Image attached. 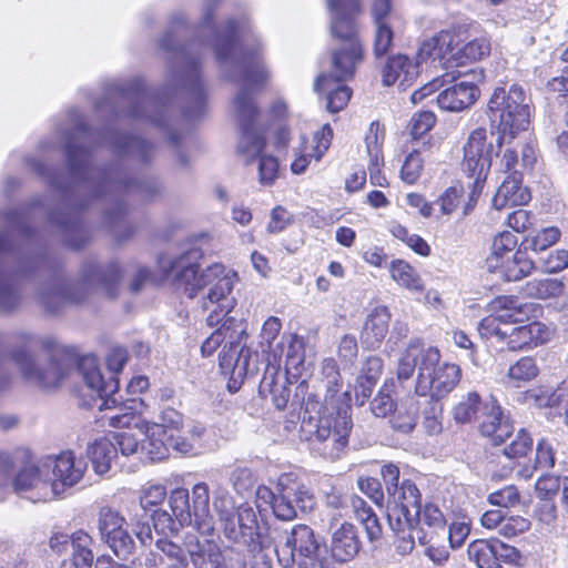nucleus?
Returning a JSON list of instances; mask_svg holds the SVG:
<instances>
[{
  "label": "nucleus",
  "mask_w": 568,
  "mask_h": 568,
  "mask_svg": "<svg viewBox=\"0 0 568 568\" xmlns=\"http://www.w3.org/2000/svg\"><path fill=\"white\" fill-rule=\"evenodd\" d=\"M329 532L328 548L336 561L347 562L358 555L362 541L358 529L354 524L347 521L332 523Z\"/></svg>",
  "instance_id": "obj_19"
},
{
  "label": "nucleus",
  "mask_w": 568,
  "mask_h": 568,
  "mask_svg": "<svg viewBox=\"0 0 568 568\" xmlns=\"http://www.w3.org/2000/svg\"><path fill=\"white\" fill-rule=\"evenodd\" d=\"M229 320H223L220 326L202 343V355H252L257 353L247 346L248 334L242 329L236 331L226 325Z\"/></svg>",
  "instance_id": "obj_16"
},
{
  "label": "nucleus",
  "mask_w": 568,
  "mask_h": 568,
  "mask_svg": "<svg viewBox=\"0 0 568 568\" xmlns=\"http://www.w3.org/2000/svg\"><path fill=\"white\" fill-rule=\"evenodd\" d=\"M565 283L558 278H534L526 282L524 292L528 297L537 300L555 298L562 295Z\"/></svg>",
  "instance_id": "obj_40"
},
{
  "label": "nucleus",
  "mask_w": 568,
  "mask_h": 568,
  "mask_svg": "<svg viewBox=\"0 0 568 568\" xmlns=\"http://www.w3.org/2000/svg\"><path fill=\"white\" fill-rule=\"evenodd\" d=\"M111 440L123 456L135 455L144 450L149 455V442L144 438L146 444L141 445V439L131 429L114 434Z\"/></svg>",
  "instance_id": "obj_47"
},
{
  "label": "nucleus",
  "mask_w": 568,
  "mask_h": 568,
  "mask_svg": "<svg viewBox=\"0 0 568 568\" xmlns=\"http://www.w3.org/2000/svg\"><path fill=\"white\" fill-rule=\"evenodd\" d=\"M546 273L556 274L568 268V250L557 248L546 256L542 262Z\"/></svg>",
  "instance_id": "obj_64"
},
{
  "label": "nucleus",
  "mask_w": 568,
  "mask_h": 568,
  "mask_svg": "<svg viewBox=\"0 0 568 568\" xmlns=\"http://www.w3.org/2000/svg\"><path fill=\"white\" fill-rule=\"evenodd\" d=\"M387 491V520L392 530L403 531L415 524L414 510L420 504V493L409 479L399 483V469L387 464L381 470Z\"/></svg>",
  "instance_id": "obj_11"
},
{
  "label": "nucleus",
  "mask_w": 568,
  "mask_h": 568,
  "mask_svg": "<svg viewBox=\"0 0 568 568\" xmlns=\"http://www.w3.org/2000/svg\"><path fill=\"white\" fill-rule=\"evenodd\" d=\"M392 314L387 306L374 307L368 314L361 332V342L367 349L378 347L388 333Z\"/></svg>",
  "instance_id": "obj_27"
},
{
  "label": "nucleus",
  "mask_w": 568,
  "mask_h": 568,
  "mask_svg": "<svg viewBox=\"0 0 568 568\" xmlns=\"http://www.w3.org/2000/svg\"><path fill=\"white\" fill-rule=\"evenodd\" d=\"M526 400L538 408H555L568 426V379L556 387L542 385L526 392Z\"/></svg>",
  "instance_id": "obj_23"
},
{
  "label": "nucleus",
  "mask_w": 568,
  "mask_h": 568,
  "mask_svg": "<svg viewBox=\"0 0 568 568\" xmlns=\"http://www.w3.org/2000/svg\"><path fill=\"white\" fill-rule=\"evenodd\" d=\"M281 357H261V364L266 366L265 374L261 381L260 392L270 395L274 406L282 410L286 407L290 399V389L286 386L287 377L280 374Z\"/></svg>",
  "instance_id": "obj_20"
},
{
  "label": "nucleus",
  "mask_w": 568,
  "mask_h": 568,
  "mask_svg": "<svg viewBox=\"0 0 568 568\" xmlns=\"http://www.w3.org/2000/svg\"><path fill=\"white\" fill-rule=\"evenodd\" d=\"M65 155L72 173H81L87 169L90 159V151L87 148L68 143Z\"/></svg>",
  "instance_id": "obj_57"
},
{
  "label": "nucleus",
  "mask_w": 568,
  "mask_h": 568,
  "mask_svg": "<svg viewBox=\"0 0 568 568\" xmlns=\"http://www.w3.org/2000/svg\"><path fill=\"white\" fill-rule=\"evenodd\" d=\"M480 95L474 82L460 81L440 91L436 98L439 109L448 112H462L469 109Z\"/></svg>",
  "instance_id": "obj_24"
},
{
  "label": "nucleus",
  "mask_w": 568,
  "mask_h": 568,
  "mask_svg": "<svg viewBox=\"0 0 568 568\" xmlns=\"http://www.w3.org/2000/svg\"><path fill=\"white\" fill-rule=\"evenodd\" d=\"M234 109L237 115L240 139L236 151L245 156V164L251 165L258 159V181L262 185H272L278 176V160L264 154L267 145L265 130L258 126L261 109L252 92L242 89L234 99Z\"/></svg>",
  "instance_id": "obj_5"
},
{
  "label": "nucleus",
  "mask_w": 568,
  "mask_h": 568,
  "mask_svg": "<svg viewBox=\"0 0 568 568\" xmlns=\"http://www.w3.org/2000/svg\"><path fill=\"white\" fill-rule=\"evenodd\" d=\"M109 423L113 427H128L134 425L149 442V458L161 460L168 456L165 436L180 432L183 427V416L174 408H164L158 416V420L150 422L136 419L132 414L111 415Z\"/></svg>",
  "instance_id": "obj_13"
},
{
  "label": "nucleus",
  "mask_w": 568,
  "mask_h": 568,
  "mask_svg": "<svg viewBox=\"0 0 568 568\" xmlns=\"http://www.w3.org/2000/svg\"><path fill=\"white\" fill-rule=\"evenodd\" d=\"M531 448L532 438L526 430L520 429L510 444L504 448V454L508 458H520L525 457Z\"/></svg>",
  "instance_id": "obj_61"
},
{
  "label": "nucleus",
  "mask_w": 568,
  "mask_h": 568,
  "mask_svg": "<svg viewBox=\"0 0 568 568\" xmlns=\"http://www.w3.org/2000/svg\"><path fill=\"white\" fill-rule=\"evenodd\" d=\"M432 149L429 142H423L419 149H413L405 158L400 168V179L406 184H415L424 171L422 153Z\"/></svg>",
  "instance_id": "obj_42"
},
{
  "label": "nucleus",
  "mask_w": 568,
  "mask_h": 568,
  "mask_svg": "<svg viewBox=\"0 0 568 568\" xmlns=\"http://www.w3.org/2000/svg\"><path fill=\"white\" fill-rule=\"evenodd\" d=\"M480 406L483 407L480 396L476 392H470L454 407V419L459 424L470 423Z\"/></svg>",
  "instance_id": "obj_51"
},
{
  "label": "nucleus",
  "mask_w": 568,
  "mask_h": 568,
  "mask_svg": "<svg viewBox=\"0 0 568 568\" xmlns=\"http://www.w3.org/2000/svg\"><path fill=\"white\" fill-rule=\"evenodd\" d=\"M494 267L499 270L506 281L515 282L530 275L535 270V262L525 250L518 248L513 253L511 258L507 257L500 263H495Z\"/></svg>",
  "instance_id": "obj_32"
},
{
  "label": "nucleus",
  "mask_w": 568,
  "mask_h": 568,
  "mask_svg": "<svg viewBox=\"0 0 568 568\" xmlns=\"http://www.w3.org/2000/svg\"><path fill=\"white\" fill-rule=\"evenodd\" d=\"M202 258V250L192 247L175 257L165 273L172 276L173 285L189 298H194L200 291L209 287L203 305L207 307L206 301L217 304L206 317L207 325L214 327L225 320L234 307L235 301L229 300L227 296L232 293L235 273L229 272L222 263H213L200 272Z\"/></svg>",
  "instance_id": "obj_2"
},
{
  "label": "nucleus",
  "mask_w": 568,
  "mask_h": 568,
  "mask_svg": "<svg viewBox=\"0 0 568 568\" xmlns=\"http://www.w3.org/2000/svg\"><path fill=\"white\" fill-rule=\"evenodd\" d=\"M334 396L325 400L317 416L304 415L301 432L313 449L324 458L336 460L342 457L348 445L352 429L349 407H336ZM317 403L307 399L305 414L315 410Z\"/></svg>",
  "instance_id": "obj_4"
},
{
  "label": "nucleus",
  "mask_w": 568,
  "mask_h": 568,
  "mask_svg": "<svg viewBox=\"0 0 568 568\" xmlns=\"http://www.w3.org/2000/svg\"><path fill=\"white\" fill-rule=\"evenodd\" d=\"M236 528L240 531V537H248L253 540V536L258 528L257 516L254 508L250 504H242L237 508L235 515Z\"/></svg>",
  "instance_id": "obj_50"
},
{
  "label": "nucleus",
  "mask_w": 568,
  "mask_h": 568,
  "mask_svg": "<svg viewBox=\"0 0 568 568\" xmlns=\"http://www.w3.org/2000/svg\"><path fill=\"white\" fill-rule=\"evenodd\" d=\"M92 537L83 530L71 535L72 564L74 568H92L94 554L91 549Z\"/></svg>",
  "instance_id": "obj_39"
},
{
  "label": "nucleus",
  "mask_w": 568,
  "mask_h": 568,
  "mask_svg": "<svg viewBox=\"0 0 568 568\" xmlns=\"http://www.w3.org/2000/svg\"><path fill=\"white\" fill-rule=\"evenodd\" d=\"M468 557L478 568H500L494 539L475 540L468 545Z\"/></svg>",
  "instance_id": "obj_41"
},
{
  "label": "nucleus",
  "mask_w": 568,
  "mask_h": 568,
  "mask_svg": "<svg viewBox=\"0 0 568 568\" xmlns=\"http://www.w3.org/2000/svg\"><path fill=\"white\" fill-rule=\"evenodd\" d=\"M356 70H353L348 77H342L335 65L331 63L327 72H321L314 81V90L318 94L325 93L326 110L329 113H338L344 110L353 94L352 89L346 84L355 77Z\"/></svg>",
  "instance_id": "obj_17"
},
{
  "label": "nucleus",
  "mask_w": 568,
  "mask_h": 568,
  "mask_svg": "<svg viewBox=\"0 0 568 568\" xmlns=\"http://www.w3.org/2000/svg\"><path fill=\"white\" fill-rule=\"evenodd\" d=\"M42 469L49 474L50 483L37 479L36 486L41 489L42 496L55 498L83 478L87 463L68 450L57 456L43 457Z\"/></svg>",
  "instance_id": "obj_14"
},
{
  "label": "nucleus",
  "mask_w": 568,
  "mask_h": 568,
  "mask_svg": "<svg viewBox=\"0 0 568 568\" xmlns=\"http://www.w3.org/2000/svg\"><path fill=\"white\" fill-rule=\"evenodd\" d=\"M333 12L331 34L337 47L331 51V62L342 75H351L363 62L365 50L359 33V0H327Z\"/></svg>",
  "instance_id": "obj_6"
},
{
  "label": "nucleus",
  "mask_w": 568,
  "mask_h": 568,
  "mask_svg": "<svg viewBox=\"0 0 568 568\" xmlns=\"http://www.w3.org/2000/svg\"><path fill=\"white\" fill-rule=\"evenodd\" d=\"M185 549L194 568H223L224 557L219 545L206 538L191 536L185 541Z\"/></svg>",
  "instance_id": "obj_25"
},
{
  "label": "nucleus",
  "mask_w": 568,
  "mask_h": 568,
  "mask_svg": "<svg viewBox=\"0 0 568 568\" xmlns=\"http://www.w3.org/2000/svg\"><path fill=\"white\" fill-rule=\"evenodd\" d=\"M294 474H282L278 477L276 493L267 486H258L255 491L256 507L262 510L271 508L276 518L287 521L297 517V509L302 513L314 508V496L304 485L291 486Z\"/></svg>",
  "instance_id": "obj_10"
},
{
  "label": "nucleus",
  "mask_w": 568,
  "mask_h": 568,
  "mask_svg": "<svg viewBox=\"0 0 568 568\" xmlns=\"http://www.w3.org/2000/svg\"><path fill=\"white\" fill-rule=\"evenodd\" d=\"M539 373L532 357H520L509 369L507 377L515 387H520L521 383L534 379Z\"/></svg>",
  "instance_id": "obj_45"
},
{
  "label": "nucleus",
  "mask_w": 568,
  "mask_h": 568,
  "mask_svg": "<svg viewBox=\"0 0 568 568\" xmlns=\"http://www.w3.org/2000/svg\"><path fill=\"white\" fill-rule=\"evenodd\" d=\"M293 214H291L286 207L282 205H276L271 211L270 221L267 223L266 230L270 234H277L283 232L291 224H293Z\"/></svg>",
  "instance_id": "obj_62"
},
{
  "label": "nucleus",
  "mask_w": 568,
  "mask_h": 568,
  "mask_svg": "<svg viewBox=\"0 0 568 568\" xmlns=\"http://www.w3.org/2000/svg\"><path fill=\"white\" fill-rule=\"evenodd\" d=\"M481 418L479 430L485 437L491 438L494 445H499L511 436L513 426L503 415L501 408L494 397L483 404Z\"/></svg>",
  "instance_id": "obj_22"
},
{
  "label": "nucleus",
  "mask_w": 568,
  "mask_h": 568,
  "mask_svg": "<svg viewBox=\"0 0 568 568\" xmlns=\"http://www.w3.org/2000/svg\"><path fill=\"white\" fill-rule=\"evenodd\" d=\"M490 41L486 37L475 38L459 49L455 65L480 61L490 54Z\"/></svg>",
  "instance_id": "obj_43"
},
{
  "label": "nucleus",
  "mask_w": 568,
  "mask_h": 568,
  "mask_svg": "<svg viewBox=\"0 0 568 568\" xmlns=\"http://www.w3.org/2000/svg\"><path fill=\"white\" fill-rule=\"evenodd\" d=\"M419 403L417 399L409 397L396 405L390 417L392 428L396 432L408 434L417 425Z\"/></svg>",
  "instance_id": "obj_36"
},
{
  "label": "nucleus",
  "mask_w": 568,
  "mask_h": 568,
  "mask_svg": "<svg viewBox=\"0 0 568 568\" xmlns=\"http://www.w3.org/2000/svg\"><path fill=\"white\" fill-rule=\"evenodd\" d=\"M466 29L460 26H453L449 29L440 30L422 43L418 54L424 59L446 61L455 64V59L459 54L457 48L466 40Z\"/></svg>",
  "instance_id": "obj_18"
},
{
  "label": "nucleus",
  "mask_w": 568,
  "mask_h": 568,
  "mask_svg": "<svg viewBox=\"0 0 568 568\" xmlns=\"http://www.w3.org/2000/svg\"><path fill=\"white\" fill-rule=\"evenodd\" d=\"M12 358L21 378L41 390L58 389L70 374L71 366H74L90 392V400L83 399V405L103 410L118 404L114 394L119 390V375L125 365V357Z\"/></svg>",
  "instance_id": "obj_1"
},
{
  "label": "nucleus",
  "mask_w": 568,
  "mask_h": 568,
  "mask_svg": "<svg viewBox=\"0 0 568 568\" xmlns=\"http://www.w3.org/2000/svg\"><path fill=\"white\" fill-rule=\"evenodd\" d=\"M125 525V519L118 511L110 507H102L99 511L98 529L102 540L110 536L121 526Z\"/></svg>",
  "instance_id": "obj_54"
},
{
  "label": "nucleus",
  "mask_w": 568,
  "mask_h": 568,
  "mask_svg": "<svg viewBox=\"0 0 568 568\" xmlns=\"http://www.w3.org/2000/svg\"><path fill=\"white\" fill-rule=\"evenodd\" d=\"M465 193V187L460 181H456L453 185L446 187L437 197L436 203L444 215H450L459 207Z\"/></svg>",
  "instance_id": "obj_48"
},
{
  "label": "nucleus",
  "mask_w": 568,
  "mask_h": 568,
  "mask_svg": "<svg viewBox=\"0 0 568 568\" xmlns=\"http://www.w3.org/2000/svg\"><path fill=\"white\" fill-rule=\"evenodd\" d=\"M460 378L456 364L442 362L439 357H423L419 364L416 390L419 395L430 393V398H442L450 393Z\"/></svg>",
  "instance_id": "obj_15"
},
{
  "label": "nucleus",
  "mask_w": 568,
  "mask_h": 568,
  "mask_svg": "<svg viewBox=\"0 0 568 568\" xmlns=\"http://www.w3.org/2000/svg\"><path fill=\"white\" fill-rule=\"evenodd\" d=\"M491 313L479 327L495 336L509 352L527 351L550 339V329L541 322L531 321L534 305L520 303L515 295H499L489 303Z\"/></svg>",
  "instance_id": "obj_3"
},
{
  "label": "nucleus",
  "mask_w": 568,
  "mask_h": 568,
  "mask_svg": "<svg viewBox=\"0 0 568 568\" xmlns=\"http://www.w3.org/2000/svg\"><path fill=\"white\" fill-rule=\"evenodd\" d=\"M166 488L161 484H151L141 490L140 505L143 509L159 506L166 498Z\"/></svg>",
  "instance_id": "obj_63"
},
{
  "label": "nucleus",
  "mask_w": 568,
  "mask_h": 568,
  "mask_svg": "<svg viewBox=\"0 0 568 568\" xmlns=\"http://www.w3.org/2000/svg\"><path fill=\"white\" fill-rule=\"evenodd\" d=\"M382 369L381 357H366L363 363V373L356 379V399L359 400V405H363L365 400L372 395L374 386L378 379Z\"/></svg>",
  "instance_id": "obj_37"
},
{
  "label": "nucleus",
  "mask_w": 568,
  "mask_h": 568,
  "mask_svg": "<svg viewBox=\"0 0 568 568\" xmlns=\"http://www.w3.org/2000/svg\"><path fill=\"white\" fill-rule=\"evenodd\" d=\"M392 280L400 287L423 293L425 290L424 282L416 268L404 258H394L388 265Z\"/></svg>",
  "instance_id": "obj_33"
},
{
  "label": "nucleus",
  "mask_w": 568,
  "mask_h": 568,
  "mask_svg": "<svg viewBox=\"0 0 568 568\" xmlns=\"http://www.w3.org/2000/svg\"><path fill=\"white\" fill-rule=\"evenodd\" d=\"M213 508L223 525L225 537L233 541L239 540L240 531L235 524L234 505L226 490L221 489L214 494Z\"/></svg>",
  "instance_id": "obj_35"
},
{
  "label": "nucleus",
  "mask_w": 568,
  "mask_h": 568,
  "mask_svg": "<svg viewBox=\"0 0 568 568\" xmlns=\"http://www.w3.org/2000/svg\"><path fill=\"white\" fill-rule=\"evenodd\" d=\"M87 456L98 475L106 474L118 457L114 443L108 437H100L89 443Z\"/></svg>",
  "instance_id": "obj_31"
},
{
  "label": "nucleus",
  "mask_w": 568,
  "mask_h": 568,
  "mask_svg": "<svg viewBox=\"0 0 568 568\" xmlns=\"http://www.w3.org/2000/svg\"><path fill=\"white\" fill-rule=\"evenodd\" d=\"M43 458L34 464L24 466L12 480V487L16 493H30L32 500H50L53 497H44L41 489L36 486L37 479L50 483V476L43 469Z\"/></svg>",
  "instance_id": "obj_28"
},
{
  "label": "nucleus",
  "mask_w": 568,
  "mask_h": 568,
  "mask_svg": "<svg viewBox=\"0 0 568 568\" xmlns=\"http://www.w3.org/2000/svg\"><path fill=\"white\" fill-rule=\"evenodd\" d=\"M187 78L191 81V91L200 105L206 103V91L201 77V63L196 59H190L186 62Z\"/></svg>",
  "instance_id": "obj_55"
},
{
  "label": "nucleus",
  "mask_w": 568,
  "mask_h": 568,
  "mask_svg": "<svg viewBox=\"0 0 568 568\" xmlns=\"http://www.w3.org/2000/svg\"><path fill=\"white\" fill-rule=\"evenodd\" d=\"M271 538L275 542V555L283 568H315L320 544L313 529L306 525H296L290 531L271 529Z\"/></svg>",
  "instance_id": "obj_12"
},
{
  "label": "nucleus",
  "mask_w": 568,
  "mask_h": 568,
  "mask_svg": "<svg viewBox=\"0 0 568 568\" xmlns=\"http://www.w3.org/2000/svg\"><path fill=\"white\" fill-rule=\"evenodd\" d=\"M516 246L517 237L513 233L504 231L494 239L491 257L496 263H500L507 258L508 254L514 253Z\"/></svg>",
  "instance_id": "obj_58"
},
{
  "label": "nucleus",
  "mask_w": 568,
  "mask_h": 568,
  "mask_svg": "<svg viewBox=\"0 0 568 568\" xmlns=\"http://www.w3.org/2000/svg\"><path fill=\"white\" fill-rule=\"evenodd\" d=\"M239 39V26L235 20L226 23L225 36L223 41L215 47L216 58L221 61L226 60L236 44Z\"/></svg>",
  "instance_id": "obj_60"
},
{
  "label": "nucleus",
  "mask_w": 568,
  "mask_h": 568,
  "mask_svg": "<svg viewBox=\"0 0 568 568\" xmlns=\"http://www.w3.org/2000/svg\"><path fill=\"white\" fill-rule=\"evenodd\" d=\"M251 357H221L220 369L222 375L229 378L227 389L235 393L248 374H253L256 367L250 369Z\"/></svg>",
  "instance_id": "obj_34"
},
{
  "label": "nucleus",
  "mask_w": 568,
  "mask_h": 568,
  "mask_svg": "<svg viewBox=\"0 0 568 568\" xmlns=\"http://www.w3.org/2000/svg\"><path fill=\"white\" fill-rule=\"evenodd\" d=\"M418 75V64L404 54L387 59L383 70L382 80L387 87L399 81L402 87H409Z\"/></svg>",
  "instance_id": "obj_29"
},
{
  "label": "nucleus",
  "mask_w": 568,
  "mask_h": 568,
  "mask_svg": "<svg viewBox=\"0 0 568 568\" xmlns=\"http://www.w3.org/2000/svg\"><path fill=\"white\" fill-rule=\"evenodd\" d=\"M531 200L530 190L523 184V173L506 175L493 197L496 210L527 205Z\"/></svg>",
  "instance_id": "obj_26"
},
{
  "label": "nucleus",
  "mask_w": 568,
  "mask_h": 568,
  "mask_svg": "<svg viewBox=\"0 0 568 568\" xmlns=\"http://www.w3.org/2000/svg\"><path fill=\"white\" fill-rule=\"evenodd\" d=\"M103 541L108 544L118 557L130 554L134 545L132 537L124 526L118 528L110 536L103 539Z\"/></svg>",
  "instance_id": "obj_56"
},
{
  "label": "nucleus",
  "mask_w": 568,
  "mask_h": 568,
  "mask_svg": "<svg viewBox=\"0 0 568 568\" xmlns=\"http://www.w3.org/2000/svg\"><path fill=\"white\" fill-rule=\"evenodd\" d=\"M281 329L282 321L278 317L270 316L264 321L260 333V351L255 349L256 355H283V345L281 343L275 344ZM252 355H255V353H252Z\"/></svg>",
  "instance_id": "obj_38"
},
{
  "label": "nucleus",
  "mask_w": 568,
  "mask_h": 568,
  "mask_svg": "<svg viewBox=\"0 0 568 568\" xmlns=\"http://www.w3.org/2000/svg\"><path fill=\"white\" fill-rule=\"evenodd\" d=\"M258 541L253 545L250 551L252 552L251 568H272L273 555H275V542L271 538L257 535Z\"/></svg>",
  "instance_id": "obj_44"
},
{
  "label": "nucleus",
  "mask_w": 568,
  "mask_h": 568,
  "mask_svg": "<svg viewBox=\"0 0 568 568\" xmlns=\"http://www.w3.org/2000/svg\"><path fill=\"white\" fill-rule=\"evenodd\" d=\"M171 514L158 510L153 515L155 529L163 532H178L180 528L194 525L196 530L209 536L214 531V519L210 511V491L205 483H197L192 488V507L187 489L176 488L169 496Z\"/></svg>",
  "instance_id": "obj_7"
},
{
  "label": "nucleus",
  "mask_w": 568,
  "mask_h": 568,
  "mask_svg": "<svg viewBox=\"0 0 568 568\" xmlns=\"http://www.w3.org/2000/svg\"><path fill=\"white\" fill-rule=\"evenodd\" d=\"M122 276L121 267L118 263H110L109 265L101 267L94 262H88L83 265L82 277L85 282L95 281L102 285L109 295L115 297L114 290L120 283Z\"/></svg>",
  "instance_id": "obj_30"
},
{
  "label": "nucleus",
  "mask_w": 568,
  "mask_h": 568,
  "mask_svg": "<svg viewBox=\"0 0 568 568\" xmlns=\"http://www.w3.org/2000/svg\"><path fill=\"white\" fill-rule=\"evenodd\" d=\"M493 152L494 146L488 141L487 129H474L463 146L462 171L471 180L467 201L463 205L464 215L470 214L478 203L491 169Z\"/></svg>",
  "instance_id": "obj_9"
},
{
  "label": "nucleus",
  "mask_w": 568,
  "mask_h": 568,
  "mask_svg": "<svg viewBox=\"0 0 568 568\" xmlns=\"http://www.w3.org/2000/svg\"><path fill=\"white\" fill-rule=\"evenodd\" d=\"M333 131L329 124H325L321 133L314 135L310 143L305 138L302 139L297 148L296 155L291 163L293 174H302L306 171L312 160L320 161L331 145Z\"/></svg>",
  "instance_id": "obj_21"
},
{
  "label": "nucleus",
  "mask_w": 568,
  "mask_h": 568,
  "mask_svg": "<svg viewBox=\"0 0 568 568\" xmlns=\"http://www.w3.org/2000/svg\"><path fill=\"white\" fill-rule=\"evenodd\" d=\"M443 405L439 399L430 398L427 400V407L424 410L423 427L425 432L433 436L443 430L442 424Z\"/></svg>",
  "instance_id": "obj_52"
},
{
  "label": "nucleus",
  "mask_w": 568,
  "mask_h": 568,
  "mask_svg": "<svg viewBox=\"0 0 568 568\" xmlns=\"http://www.w3.org/2000/svg\"><path fill=\"white\" fill-rule=\"evenodd\" d=\"M415 526L417 524L427 526L434 530L444 529L446 519L442 510L435 504L428 503L424 507L420 504L414 510Z\"/></svg>",
  "instance_id": "obj_46"
},
{
  "label": "nucleus",
  "mask_w": 568,
  "mask_h": 568,
  "mask_svg": "<svg viewBox=\"0 0 568 568\" xmlns=\"http://www.w3.org/2000/svg\"><path fill=\"white\" fill-rule=\"evenodd\" d=\"M561 231L557 226H548L538 231L530 240V248L542 252L560 241Z\"/></svg>",
  "instance_id": "obj_59"
},
{
  "label": "nucleus",
  "mask_w": 568,
  "mask_h": 568,
  "mask_svg": "<svg viewBox=\"0 0 568 568\" xmlns=\"http://www.w3.org/2000/svg\"><path fill=\"white\" fill-rule=\"evenodd\" d=\"M242 77L243 81L248 84L263 87L268 79V73L263 63L257 59V57L252 54L245 61Z\"/></svg>",
  "instance_id": "obj_53"
},
{
  "label": "nucleus",
  "mask_w": 568,
  "mask_h": 568,
  "mask_svg": "<svg viewBox=\"0 0 568 568\" xmlns=\"http://www.w3.org/2000/svg\"><path fill=\"white\" fill-rule=\"evenodd\" d=\"M437 116L433 111L420 110L415 112L409 122L408 131L413 140H419L436 125Z\"/></svg>",
  "instance_id": "obj_49"
},
{
  "label": "nucleus",
  "mask_w": 568,
  "mask_h": 568,
  "mask_svg": "<svg viewBox=\"0 0 568 568\" xmlns=\"http://www.w3.org/2000/svg\"><path fill=\"white\" fill-rule=\"evenodd\" d=\"M525 101L526 93L517 83L511 84L508 90L505 87L494 89L487 103V114L498 131V146L504 143L506 135L515 138L520 131L528 129L530 113Z\"/></svg>",
  "instance_id": "obj_8"
}]
</instances>
